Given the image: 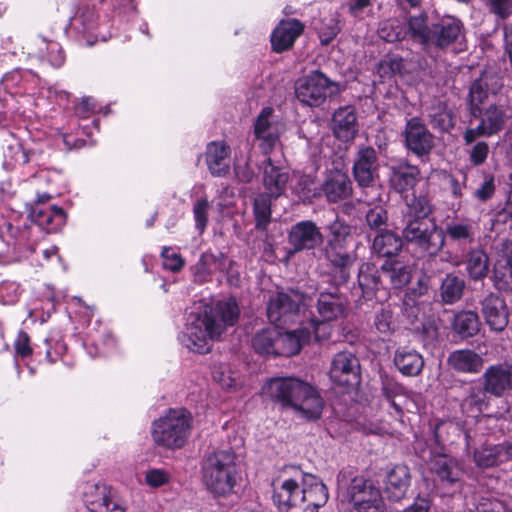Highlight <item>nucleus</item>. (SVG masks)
Returning a JSON list of instances; mask_svg holds the SVG:
<instances>
[{"instance_id":"nucleus-1","label":"nucleus","mask_w":512,"mask_h":512,"mask_svg":"<svg viewBox=\"0 0 512 512\" xmlns=\"http://www.w3.org/2000/svg\"><path fill=\"white\" fill-rule=\"evenodd\" d=\"M272 486L273 502L282 512H317L329 497L322 481L295 466L285 467Z\"/></svg>"},{"instance_id":"nucleus-2","label":"nucleus","mask_w":512,"mask_h":512,"mask_svg":"<svg viewBox=\"0 0 512 512\" xmlns=\"http://www.w3.org/2000/svg\"><path fill=\"white\" fill-rule=\"evenodd\" d=\"M239 316L240 309L234 298L194 307L187 316V347L198 353L209 352V340L218 339L229 327L238 322Z\"/></svg>"},{"instance_id":"nucleus-3","label":"nucleus","mask_w":512,"mask_h":512,"mask_svg":"<svg viewBox=\"0 0 512 512\" xmlns=\"http://www.w3.org/2000/svg\"><path fill=\"white\" fill-rule=\"evenodd\" d=\"M239 316L240 309L234 298L194 307L187 316V347L198 353L209 352V340L218 339L229 327L238 322Z\"/></svg>"},{"instance_id":"nucleus-4","label":"nucleus","mask_w":512,"mask_h":512,"mask_svg":"<svg viewBox=\"0 0 512 512\" xmlns=\"http://www.w3.org/2000/svg\"><path fill=\"white\" fill-rule=\"evenodd\" d=\"M263 392L284 410H292L307 420L321 417L324 400L311 383L298 377H277L270 379Z\"/></svg>"},{"instance_id":"nucleus-5","label":"nucleus","mask_w":512,"mask_h":512,"mask_svg":"<svg viewBox=\"0 0 512 512\" xmlns=\"http://www.w3.org/2000/svg\"><path fill=\"white\" fill-rule=\"evenodd\" d=\"M326 230L328 235L322 251L329 263L332 279L337 285L346 284L356 261V254L348 249L351 227L343 219L336 217Z\"/></svg>"},{"instance_id":"nucleus-6","label":"nucleus","mask_w":512,"mask_h":512,"mask_svg":"<svg viewBox=\"0 0 512 512\" xmlns=\"http://www.w3.org/2000/svg\"><path fill=\"white\" fill-rule=\"evenodd\" d=\"M339 496L353 505L356 512H383L384 502L373 481L352 471L337 476Z\"/></svg>"},{"instance_id":"nucleus-7","label":"nucleus","mask_w":512,"mask_h":512,"mask_svg":"<svg viewBox=\"0 0 512 512\" xmlns=\"http://www.w3.org/2000/svg\"><path fill=\"white\" fill-rule=\"evenodd\" d=\"M191 428V419L184 410L171 409L164 417L153 423L154 442L170 449L181 448L186 443Z\"/></svg>"},{"instance_id":"nucleus-8","label":"nucleus","mask_w":512,"mask_h":512,"mask_svg":"<svg viewBox=\"0 0 512 512\" xmlns=\"http://www.w3.org/2000/svg\"><path fill=\"white\" fill-rule=\"evenodd\" d=\"M403 239L420 252L436 256L445 245V235L434 220L404 223Z\"/></svg>"},{"instance_id":"nucleus-9","label":"nucleus","mask_w":512,"mask_h":512,"mask_svg":"<svg viewBox=\"0 0 512 512\" xmlns=\"http://www.w3.org/2000/svg\"><path fill=\"white\" fill-rule=\"evenodd\" d=\"M331 290H322L319 292L316 302V310L320 319L312 318L309 320L308 325L313 329L314 337L320 340L322 335L321 329H326V322L337 320L345 315L348 299L340 293L337 284Z\"/></svg>"},{"instance_id":"nucleus-10","label":"nucleus","mask_w":512,"mask_h":512,"mask_svg":"<svg viewBox=\"0 0 512 512\" xmlns=\"http://www.w3.org/2000/svg\"><path fill=\"white\" fill-rule=\"evenodd\" d=\"M512 110L506 104H491L478 113L479 124L476 127L468 128L463 139L465 144H472L477 138L491 137L505 129L511 119Z\"/></svg>"},{"instance_id":"nucleus-11","label":"nucleus","mask_w":512,"mask_h":512,"mask_svg":"<svg viewBox=\"0 0 512 512\" xmlns=\"http://www.w3.org/2000/svg\"><path fill=\"white\" fill-rule=\"evenodd\" d=\"M307 304V297L296 289L280 291L271 296L267 305V317L271 323L281 327L295 320Z\"/></svg>"},{"instance_id":"nucleus-12","label":"nucleus","mask_w":512,"mask_h":512,"mask_svg":"<svg viewBox=\"0 0 512 512\" xmlns=\"http://www.w3.org/2000/svg\"><path fill=\"white\" fill-rule=\"evenodd\" d=\"M339 92V84L331 81L320 71H313L298 81L296 96L298 100L308 106L318 107Z\"/></svg>"},{"instance_id":"nucleus-13","label":"nucleus","mask_w":512,"mask_h":512,"mask_svg":"<svg viewBox=\"0 0 512 512\" xmlns=\"http://www.w3.org/2000/svg\"><path fill=\"white\" fill-rule=\"evenodd\" d=\"M287 238L290 246L287 251L288 257L305 250H314L324 240L320 228L311 220H303L291 226Z\"/></svg>"},{"instance_id":"nucleus-14","label":"nucleus","mask_w":512,"mask_h":512,"mask_svg":"<svg viewBox=\"0 0 512 512\" xmlns=\"http://www.w3.org/2000/svg\"><path fill=\"white\" fill-rule=\"evenodd\" d=\"M406 148L417 157L428 156L435 146V137L418 117L409 119L404 129Z\"/></svg>"},{"instance_id":"nucleus-15","label":"nucleus","mask_w":512,"mask_h":512,"mask_svg":"<svg viewBox=\"0 0 512 512\" xmlns=\"http://www.w3.org/2000/svg\"><path fill=\"white\" fill-rule=\"evenodd\" d=\"M83 499L90 512H126L125 506L115 499L112 489L104 483H87Z\"/></svg>"},{"instance_id":"nucleus-16","label":"nucleus","mask_w":512,"mask_h":512,"mask_svg":"<svg viewBox=\"0 0 512 512\" xmlns=\"http://www.w3.org/2000/svg\"><path fill=\"white\" fill-rule=\"evenodd\" d=\"M353 176L360 187L374 186L379 176L377 151L371 146H360L353 162Z\"/></svg>"},{"instance_id":"nucleus-17","label":"nucleus","mask_w":512,"mask_h":512,"mask_svg":"<svg viewBox=\"0 0 512 512\" xmlns=\"http://www.w3.org/2000/svg\"><path fill=\"white\" fill-rule=\"evenodd\" d=\"M481 314L490 330L502 332L509 324V309L501 295L490 292L481 301Z\"/></svg>"},{"instance_id":"nucleus-18","label":"nucleus","mask_w":512,"mask_h":512,"mask_svg":"<svg viewBox=\"0 0 512 512\" xmlns=\"http://www.w3.org/2000/svg\"><path fill=\"white\" fill-rule=\"evenodd\" d=\"M359 360L351 352L337 353L331 364L330 378L340 386H352L359 383Z\"/></svg>"},{"instance_id":"nucleus-19","label":"nucleus","mask_w":512,"mask_h":512,"mask_svg":"<svg viewBox=\"0 0 512 512\" xmlns=\"http://www.w3.org/2000/svg\"><path fill=\"white\" fill-rule=\"evenodd\" d=\"M464 26L461 20L453 16H443L432 24L429 47L444 50L463 37Z\"/></svg>"},{"instance_id":"nucleus-20","label":"nucleus","mask_w":512,"mask_h":512,"mask_svg":"<svg viewBox=\"0 0 512 512\" xmlns=\"http://www.w3.org/2000/svg\"><path fill=\"white\" fill-rule=\"evenodd\" d=\"M482 385L496 397L512 391V364L504 362L489 366L482 375Z\"/></svg>"},{"instance_id":"nucleus-21","label":"nucleus","mask_w":512,"mask_h":512,"mask_svg":"<svg viewBox=\"0 0 512 512\" xmlns=\"http://www.w3.org/2000/svg\"><path fill=\"white\" fill-rule=\"evenodd\" d=\"M272 114V108H264L254 125L255 136L260 141V147L264 153L270 152L275 147L282 132V125L270 120Z\"/></svg>"},{"instance_id":"nucleus-22","label":"nucleus","mask_w":512,"mask_h":512,"mask_svg":"<svg viewBox=\"0 0 512 512\" xmlns=\"http://www.w3.org/2000/svg\"><path fill=\"white\" fill-rule=\"evenodd\" d=\"M389 185L397 193L412 190L421 180L420 168L407 160H401L389 168Z\"/></svg>"},{"instance_id":"nucleus-23","label":"nucleus","mask_w":512,"mask_h":512,"mask_svg":"<svg viewBox=\"0 0 512 512\" xmlns=\"http://www.w3.org/2000/svg\"><path fill=\"white\" fill-rule=\"evenodd\" d=\"M312 335H314L313 329L308 324L293 331L278 332L277 355L291 357L298 354L302 346L310 341Z\"/></svg>"},{"instance_id":"nucleus-24","label":"nucleus","mask_w":512,"mask_h":512,"mask_svg":"<svg viewBox=\"0 0 512 512\" xmlns=\"http://www.w3.org/2000/svg\"><path fill=\"white\" fill-rule=\"evenodd\" d=\"M262 168V183L265 188L263 193L272 196L274 199L280 197L285 192L289 181L288 171L283 167L276 166L271 158H267L263 162Z\"/></svg>"},{"instance_id":"nucleus-25","label":"nucleus","mask_w":512,"mask_h":512,"mask_svg":"<svg viewBox=\"0 0 512 512\" xmlns=\"http://www.w3.org/2000/svg\"><path fill=\"white\" fill-rule=\"evenodd\" d=\"M430 469L443 487L456 485L463 474L458 461L444 454L433 457Z\"/></svg>"},{"instance_id":"nucleus-26","label":"nucleus","mask_w":512,"mask_h":512,"mask_svg":"<svg viewBox=\"0 0 512 512\" xmlns=\"http://www.w3.org/2000/svg\"><path fill=\"white\" fill-rule=\"evenodd\" d=\"M332 130L336 138L341 141H351L358 133L356 111L353 106H344L337 109L332 118Z\"/></svg>"},{"instance_id":"nucleus-27","label":"nucleus","mask_w":512,"mask_h":512,"mask_svg":"<svg viewBox=\"0 0 512 512\" xmlns=\"http://www.w3.org/2000/svg\"><path fill=\"white\" fill-rule=\"evenodd\" d=\"M303 29L304 25L297 19L281 21L271 36L273 50L283 52L290 49L303 32Z\"/></svg>"},{"instance_id":"nucleus-28","label":"nucleus","mask_w":512,"mask_h":512,"mask_svg":"<svg viewBox=\"0 0 512 512\" xmlns=\"http://www.w3.org/2000/svg\"><path fill=\"white\" fill-rule=\"evenodd\" d=\"M230 147L223 141H214L207 145L206 163L213 176L222 177L229 172Z\"/></svg>"},{"instance_id":"nucleus-29","label":"nucleus","mask_w":512,"mask_h":512,"mask_svg":"<svg viewBox=\"0 0 512 512\" xmlns=\"http://www.w3.org/2000/svg\"><path fill=\"white\" fill-rule=\"evenodd\" d=\"M404 208L402 209L403 222H414L430 220L429 216L433 212V206L430 199L423 194H406L403 197Z\"/></svg>"},{"instance_id":"nucleus-30","label":"nucleus","mask_w":512,"mask_h":512,"mask_svg":"<svg viewBox=\"0 0 512 512\" xmlns=\"http://www.w3.org/2000/svg\"><path fill=\"white\" fill-rule=\"evenodd\" d=\"M428 20V15L425 12L408 15L404 23L406 38L424 48H429L432 24L430 25Z\"/></svg>"},{"instance_id":"nucleus-31","label":"nucleus","mask_w":512,"mask_h":512,"mask_svg":"<svg viewBox=\"0 0 512 512\" xmlns=\"http://www.w3.org/2000/svg\"><path fill=\"white\" fill-rule=\"evenodd\" d=\"M236 475L237 471H202L205 487L215 496L230 494L236 484Z\"/></svg>"},{"instance_id":"nucleus-32","label":"nucleus","mask_w":512,"mask_h":512,"mask_svg":"<svg viewBox=\"0 0 512 512\" xmlns=\"http://www.w3.org/2000/svg\"><path fill=\"white\" fill-rule=\"evenodd\" d=\"M489 394L483 385L481 387H470L466 396L461 401V412L468 417H478L488 410L490 404Z\"/></svg>"},{"instance_id":"nucleus-33","label":"nucleus","mask_w":512,"mask_h":512,"mask_svg":"<svg viewBox=\"0 0 512 512\" xmlns=\"http://www.w3.org/2000/svg\"><path fill=\"white\" fill-rule=\"evenodd\" d=\"M323 191L331 202L349 197L352 193V184L348 175L340 170L329 173L323 185Z\"/></svg>"},{"instance_id":"nucleus-34","label":"nucleus","mask_w":512,"mask_h":512,"mask_svg":"<svg viewBox=\"0 0 512 512\" xmlns=\"http://www.w3.org/2000/svg\"><path fill=\"white\" fill-rule=\"evenodd\" d=\"M403 240V236L391 230H381L374 237L372 251L379 257H394L401 252Z\"/></svg>"},{"instance_id":"nucleus-35","label":"nucleus","mask_w":512,"mask_h":512,"mask_svg":"<svg viewBox=\"0 0 512 512\" xmlns=\"http://www.w3.org/2000/svg\"><path fill=\"white\" fill-rule=\"evenodd\" d=\"M410 484V471L405 465L394 466L387 475L386 492L394 501L402 499Z\"/></svg>"},{"instance_id":"nucleus-36","label":"nucleus","mask_w":512,"mask_h":512,"mask_svg":"<svg viewBox=\"0 0 512 512\" xmlns=\"http://www.w3.org/2000/svg\"><path fill=\"white\" fill-rule=\"evenodd\" d=\"M448 365L461 373H479L483 367V358L471 350H456L452 352L448 359Z\"/></svg>"},{"instance_id":"nucleus-37","label":"nucleus","mask_w":512,"mask_h":512,"mask_svg":"<svg viewBox=\"0 0 512 512\" xmlns=\"http://www.w3.org/2000/svg\"><path fill=\"white\" fill-rule=\"evenodd\" d=\"M34 221L48 231H55L62 227L66 221L64 210L57 206H36L32 211Z\"/></svg>"},{"instance_id":"nucleus-38","label":"nucleus","mask_w":512,"mask_h":512,"mask_svg":"<svg viewBox=\"0 0 512 512\" xmlns=\"http://www.w3.org/2000/svg\"><path fill=\"white\" fill-rule=\"evenodd\" d=\"M466 272L473 281H480L489 273V257L480 248L471 249L465 256Z\"/></svg>"},{"instance_id":"nucleus-39","label":"nucleus","mask_w":512,"mask_h":512,"mask_svg":"<svg viewBox=\"0 0 512 512\" xmlns=\"http://www.w3.org/2000/svg\"><path fill=\"white\" fill-rule=\"evenodd\" d=\"M358 284L362 290L363 297L372 299L382 287L380 270L372 263H363L358 273Z\"/></svg>"},{"instance_id":"nucleus-40","label":"nucleus","mask_w":512,"mask_h":512,"mask_svg":"<svg viewBox=\"0 0 512 512\" xmlns=\"http://www.w3.org/2000/svg\"><path fill=\"white\" fill-rule=\"evenodd\" d=\"M394 363L399 371L407 376L418 375L424 366L422 356L415 350L400 348L395 352Z\"/></svg>"},{"instance_id":"nucleus-41","label":"nucleus","mask_w":512,"mask_h":512,"mask_svg":"<svg viewBox=\"0 0 512 512\" xmlns=\"http://www.w3.org/2000/svg\"><path fill=\"white\" fill-rule=\"evenodd\" d=\"M466 288L465 280L461 277L449 273L440 285V298L443 304L451 305L461 300Z\"/></svg>"},{"instance_id":"nucleus-42","label":"nucleus","mask_w":512,"mask_h":512,"mask_svg":"<svg viewBox=\"0 0 512 512\" xmlns=\"http://www.w3.org/2000/svg\"><path fill=\"white\" fill-rule=\"evenodd\" d=\"M381 272L389 278L394 288L400 289L410 282L412 267L398 260H387L381 266Z\"/></svg>"},{"instance_id":"nucleus-43","label":"nucleus","mask_w":512,"mask_h":512,"mask_svg":"<svg viewBox=\"0 0 512 512\" xmlns=\"http://www.w3.org/2000/svg\"><path fill=\"white\" fill-rule=\"evenodd\" d=\"M445 238L462 244H471L475 241L476 227L472 221L467 219L453 221L446 225L443 231Z\"/></svg>"},{"instance_id":"nucleus-44","label":"nucleus","mask_w":512,"mask_h":512,"mask_svg":"<svg viewBox=\"0 0 512 512\" xmlns=\"http://www.w3.org/2000/svg\"><path fill=\"white\" fill-rule=\"evenodd\" d=\"M237 471L236 456L231 450H217L208 454L202 463V471Z\"/></svg>"},{"instance_id":"nucleus-45","label":"nucleus","mask_w":512,"mask_h":512,"mask_svg":"<svg viewBox=\"0 0 512 512\" xmlns=\"http://www.w3.org/2000/svg\"><path fill=\"white\" fill-rule=\"evenodd\" d=\"M474 462L480 468L498 466L505 461L502 444L483 445L474 451Z\"/></svg>"},{"instance_id":"nucleus-46","label":"nucleus","mask_w":512,"mask_h":512,"mask_svg":"<svg viewBox=\"0 0 512 512\" xmlns=\"http://www.w3.org/2000/svg\"><path fill=\"white\" fill-rule=\"evenodd\" d=\"M481 322L474 311H461L454 317L453 329L462 338L472 337L479 331Z\"/></svg>"},{"instance_id":"nucleus-47","label":"nucleus","mask_w":512,"mask_h":512,"mask_svg":"<svg viewBox=\"0 0 512 512\" xmlns=\"http://www.w3.org/2000/svg\"><path fill=\"white\" fill-rule=\"evenodd\" d=\"M429 122L434 129L441 132H449L454 127L452 111L443 102L434 104L428 114Z\"/></svg>"},{"instance_id":"nucleus-48","label":"nucleus","mask_w":512,"mask_h":512,"mask_svg":"<svg viewBox=\"0 0 512 512\" xmlns=\"http://www.w3.org/2000/svg\"><path fill=\"white\" fill-rule=\"evenodd\" d=\"M436 440L443 444H453L456 442V438H463L465 440L466 447L469 446L468 434L466 431L454 422L445 421L439 423L434 431Z\"/></svg>"},{"instance_id":"nucleus-49","label":"nucleus","mask_w":512,"mask_h":512,"mask_svg":"<svg viewBox=\"0 0 512 512\" xmlns=\"http://www.w3.org/2000/svg\"><path fill=\"white\" fill-rule=\"evenodd\" d=\"M489 91L488 85L482 79H476L470 86L467 96V104L469 107L470 115L473 118H478V113L482 110L481 105L488 99Z\"/></svg>"},{"instance_id":"nucleus-50","label":"nucleus","mask_w":512,"mask_h":512,"mask_svg":"<svg viewBox=\"0 0 512 512\" xmlns=\"http://www.w3.org/2000/svg\"><path fill=\"white\" fill-rule=\"evenodd\" d=\"M277 336L278 331L274 329L259 331L252 338V347L259 354L277 355Z\"/></svg>"},{"instance_id":"nucleus-51","label":"nucleus","mask_w":512,"mask_h":512,"mask_svg":"<svg viewBox=\"0 0 512 512\" xmlns=\"http://www.w3.org/2000/svg\"><path fill=\"white\" fill-rule=\"evenodd\" d=\"M273 197L264 193H260L255 197L253 204V212L255 217V227L258 230H266L271 221V199Z\"/></svg>"},{"instance_id":"nucleus-52","label":"nucleus","mask_w":512,"mask_h":512,"mask_svg":"<svg viewBox=\"0 0 512 512\" xmlns=\"http://www.w3.org/2000/svg\"><path fill=\"white\" fill-rule=\"evenodd\" d=\"M219 268L218 257L212 253H203L198 262L192 266L195 281L203 283L207 281L214 269Z\"/></svg>"},{"instance_id":"nucleus-53","label":"nucleus","mask_w":512,"mask_h":512,"mask_svg":"<svg viewBox=\"0 0 512 512\" xmlns=\"http://www.w3.org/2000/svg\"><path fill=\"white\" fill-rule=\"evenodd\" d=\"M374 328L383 339L389 337L395 330L394 313L390 307H383L376 312Z\"/></svg>"},{"instance_id":"nucleus-54","label":"nucleus","mask_w":512,"mask_h":512,"mask_svg":"<svg viewBox=\"0 0 512 512\" xmlns=\"http://www.w3.org/2000/svg\"><path fill=\"white\" fill-rule=\"evenodd\" d=\"M378 33L383 40L390 43L406 39L404 25L394 19L382 22Z\"/></svg>"},{"instance_id":"nucleus-55","label":"nucleus","mask_w":512,"mask_h":512,"mask_svg":"<svg viewBox=\"0 0 512 512\" xmlns=\"http://www.w3.org/2000/svg\"><path fill=\"white\" fill-rule=\"evenodd\" d=\"M388 221L387 211L382 206H375L366 213L367 225L374 230H384Z\"/></svg>"},{"instance_id":"nucleus-56","label":"nucleus","mask_w":512,"mask_h":512,"mask_svg":"<svg viewBox=\"0 0 512 512\" xmlns=\"http://www.w3.org/2000/svg\"><path fill=\"white\" fill-rule=\"evenodd\" d=\"M495 177L492 174L483 173V181L474 191V197L485 202L492 198L495 193Z\"/></svg>"},{"instance_id":"nucleus-57","label":"nucleus","mask_w":512,"mask_h":512,"mask_svg":"<svg viewBox=\"0 0 512 512\" xmlns=\"http://www.w3.org/2000/svg\"><path fill=\"white\" fill-rule=\"evenodd\" d=\"M163 266L171 272H179L185 264V260L178 253L172 251L170 247H164L161 252Z\"/></svg>"},{"instance_id":"nucleus-58","label":"nucleus","mask_w":512,"mask_h":512,"mask_svg":"<svg viewBox=\"0 0 512 512\" xmlns=\"http://www.w3.org/2000/svg\"><path fill=\"white\" fill-rule=\"evenodd\" d=\"M210 204L206 198L198 200L193 207V214L196 222V228L203 232L208 223V213Z\"/></svg>"},{"instance_id":"nucleus-59","label":"nucleus","mask_w":512,"mask_h":512,"mask_svg":"<svg viewBox=\"0 0 512 512\" xmlns=\"http://www.w3.org/2000/svg\"><path fill=\"white\" fill-rule=\"evenodd\" d=\"M214 379L221 385L222 388L231 390L236 389L240 383L234 376V373L227 367H220L213 372Z\"/></svg>"},{"instance_id":"nucleus-60","label":"nucleus","mask_w":512,"mask_h":512,"mask_svg":"<svg viewBox=\"0 0 512 512\" xmlns=\"http://www.w3.org/2000/svg\"><path fill=\"white\" fill-rule=\"evenodd\" d=\"M487 7L500 19H506L512 14V0H487Z\"/></svg>"},{"instance_id":"nucleus-61","label":"nucleus","mask_w":512,"mask_h":512,"mask_svg":"<svg viewBox=\"0 0 512 512\" xmlns=\"http://www.w3.org/2000/svg\"><path fill=\"white\" fill-rule=\"evenodd\" d=\"M488 154L489 145L485 141H479L473 145L469 152L470 162L475 166L482 165L486 161Z\"/></svg>"},{"instance_id":"nucleus-62","label":"nucleus","mask_w":512,"mask_h":512,"mask_svg":"<svg viewBox=\"0 0 512 512\" xmlns=\"http://www.w3.org/2000/svg\"><path fill=\"white\" fill-rule=\"evenodd\" d=\"M402 387L397 385L396 383L386 382L383 385L382 392L385 398L390 402L391 406L396 410L397 413L402 412V408L399 402L396 401V398L401 396L400 392Z\"/></svg>"},{"instance_id":"nucleus-63","label":"nucleus","mask_w":512,"mask_h":512,"mask_svg":"<svg viewBox=\"0 0 512 512\" xmlns=\"http://www.w3.org/2000/svg\"><path fill=\"white\" fill-rule=\"evenodd\" d=\"M14 348L16 355L21 358H26L32 355L33 349L30 345V337L25 331H19L14 342Z\"/></svg>"},{"instance_id":"nucleus-64","label":"nucleus","mask_w":512,"mask_h":512,"mask_svg":"<svg viewBox=\"0 0 512 512\" xmlns=\"http://www.w3.org/2000/svg\"><path fill=\"white\" fill-rule=\"evenodd\" d=\"M168 481V474L163 470L153 469L147 472L146 482L152 487H159Z\"/></svg>"}]
</instances>
